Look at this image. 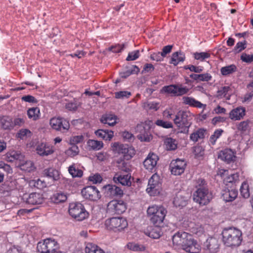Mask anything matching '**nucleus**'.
<instances>
[{
  "mask_svg": "<svg viewBox=\"0 0 253 253\" xmlns=\"http://www.w3.org/2000/svg\"><path fill=\"white\" fill-rule=\"evenodd\" d=\"M112 148L114 151L123 154L124 158L126 160L131 158L135 153L134 149L132 147L118 142L113 144Z\"/></svg>",
  "mask_w": 253,
  "mask_h": 253,
  "instance_id": "9",
  "label": "nucleus"
},
{
  "mask_svg": "<svg viewBox=\"0 0 253 253\" xmlns=\"http://www.w3.org/2000/svg\"><path fill=\"white\" fill-rule=\"evenodd\" d=\"M79 152V149L76 145L72 146L68 150L67 153L71 157L77 155Z\"/></svg>",
  "mask_w": 253,
  "mask_h": 253,
  "instance_id": "57",
  "label": "nucleus"
},
{
  "mask_svg": "<svg viewBox=\"0 0 253 253\" xmlns=\"http://www.w3.org/2000/svg\"><path fill=\"white\" fill-rule=\"evenodd\" d=\"M161 189V184L160 182V177L155 173L149 179L148 187L146 191L150 196H156L160 193Z\"/></svg>",
  "mask_w": 253,
  "mask_h": 253,
  "instance_id": "10",
  "label": "nucleus"
},
{
  "mask_svg": "<svg viewBox=\"0 0 253 253\" xmlns=\"http://www.w3.org/2000/svg\"><path fill=\"white\" fill-rule=\"evenodd\" d=\"M32 132L28 129L23 128L20 129L17 133V136L21 139H24L32 135Z\"/></svg>",
  "mask_w": 253,
  "mask_h": 253,
  "instance_id": "47",
  "label": "nucleus"
},
{
  "mask_svg": "<svg viewBox=\"0 0 253 253\" xmlns=\"http://www.w3.org/2000/svg\"><path fill=\"white\" fill-rule=\"evenodd\" d=\"M21 100L26 102L37 103L38 100L33 96L30 95H25L22 97Z\"/></svg>",
  "mask_w": 253,
  "mask_h": 253,
  "instance_id": "61",
  "label": "nucleus"
},
{
  "mask_svg": "<svg viewBox=\"0 0 253 253\" xmlns=\"http://www.w3.org/2000/svg\"><path fill=\"white\" fill-rule=\"evenodd\" d=\"M147 211L151 221L156 226L163 223L167 212L163 207L156 205L150 206Z\"/></svg>",
  "mask_w": 253,
  "mask_h": 253,
  "instance_id": "4",
  "label": "nucleus"
},
{
  "mask_svg": "<svg viewBox=\"0 0 253 253\" xmlns=\"http://www.w3.org/2000/svg\"><path fill=\"white\" fill-rule=\"evenodd\" d=\"M137 130H140V134L137 135V137L141 141L149 142L152 139V136L148 129H145L141 125H137Z\"/></svg>",
  "mask_w": 253,
  "mask_h": 253,
  "instance_id": "23",
  "label": "nucleus"
},
{
  "mask_svg": "<svg viewBox=\"0 0 253 253\" xmlns=\"http://www.w3.org/2000/svg\"><path fill=\"white\" fill-rule=\"evenodd\" d=\"M246 41L239 42L235 45L234 48V51L236 53H239L242 50H244L246 47Z\"/></svg>",
  "mask_w": 253,
  "mask_h": 253,
  "instance_id": "55",
  "label": "nucleus"
},
{
  "mask_svg": "<svg viewBox=\"0 0 253 253\" xmlns=\"http://www.w3.org/2000/svg\"><path fill=\"white\" fill-rule=\"evenodd\" d=\"M44 175L52 178L53 180H57L60 178L59 171L52 168L44 169Z\"/></svg>",
  "mask_w": 253,
  "mask_h": 253,
  "instance_id": "35",
  "label": "nucleus"
},
{
  "mask_svg": "<svg viewBox=\"0 0 253 253\" xmlns=\"http://www.w3.org/2000/svg\"><path fill=\"white\" fill-rule=\"evenodd\" d=\"M182 100L184 104L188 105L191 107L203 108L204 109H206L207 107L206 104H203L191 97L184 96L182 97Z\"/></svg>",
  "mask_w": 253,
  "mask_h": 253,
  "instance_id": "22",
  "label": "nucleus"
},
{
  "mask_svg": "<svg viewBox=\"0 0 253 253\" xmlns=\"http://www.w3.org/2000/svg\"><path fill=\"white\" fill-rule=\"evenodd\" d=\"M151 59L155 60L156 61H161L163 60L164 56L162 54L161 52H158L157 53H154L151 55Z\"/></svg>",
  "mask_w": 253,
  "mask_h": 253,
  "instance_id": "63",
  "label": "nucleus"
},
{
  "mask_svg": "<svg viewBox=\"0 0 253 253\" xmlns=\"http://www.w3.org/2000/svg\"><path fill=\"white\" fill-rule=\"evenodd\" d=\"M144 106L147 109L157 111L159 108L160 105L159 103L154 101H149L145 103Z\"/></svg>",
  "mask_w": 253,
  "mask_h": 253,
  "instance_id": "51",
  "label": "nucleus"
},
{
  "mask_svg": "<svg viewBox=\"0 0 253 253\" xmlns=\"http://www.w3.org/2000/svg\"><path fill=\"white\" fill-rule=\"evenodd\" d=\"M186 69H189L192 72L197 73H201L203 71V67L201 66H195L194 65H188L185 67Z\"/></svg>",
  "mask_w": 253,
  "mask_h": 253,
  "instance_id": "60",
  "label": "nucleus"
},
{
  "mask_svg": "<svg viewBox=\"0 0 253 253\" xmlns=\"http://www.w3.org/2000/svg\"><path fill=\"white\" fill-rule=\"evenodd\" d=\"M105 189L107 194L110 196H121L123 195V191L116 185H108L105 187Z\"/></svg>",
  "mask_w": 253,
  "mask_h": 253,
  "instance_id": "25",
  "label": "nucleus"
},
{
  "mask_svg": "<svg viewBox=\"0 0 253 253\" xmlns=\"http://www.w3.org/2000/svg\"><path fill=\"white\" fill-rule=\"evenodd\" d=\"M235 153L230 149H225L221 151L218 155V158L227 163L234 161L235 158Z\"/></svg>",
  "mask_w": 253,
  "mask_h": 253,
  "instance_id": "21",
  "label": "nucleus"
},
{
  "mask_svg": "<svg viewBox=\"0 0 253 253\" xmlns=\"http://www.w3.org/2000/svg\"><path fill=\"white\" fill-rule=\"evenodd\" d=\"M238 191L235 189H225L222 191V197L226 202H232L237 197Z\"/></svg>",
  "mask_w": 253,
  "mask_h": 253,
  "instance_id": "24",
  "label": "nucleus"
},
{
  "mask_svg": "<svg viewBox=\"0 0 253 253\" xmlns=\"http://www.w3.org/2000/svg\"><path fill=\"white\" fill-rule=\"evenodd\" d=\"M49 124L53 129L62 132L67 131L70 127L69 122L61 118L53 117L51 118Z\"/></svg>",
  "mask_w": 253,
  "mask_h": 253,
  "instance_id": "13",
  "label": "nucleus"
},
{
  "mask_svg": "<svg viewBox=\"0 0 253 253\" xmlns=\"http://www.w3.org/2000/svg\"><path fill=\"white\" fill-rule=\"evenodd\" d=\"M139 56V51L138 50H135L129 52L126 59L127 61H133L137 59Z\"/></svg>",
  "mask_w": 253,
  "mask_h": 253,
  "instance_id": "58",
  "label": "nucleus"
},
{
  "mask_svg": "<svg viewBox=\"0 0 253 253\" xmlns=\"http://www.w3.org/2000/svg\"><path fill=\"white\" fill-rule=\"evenodd\" d=\"M148 236L153 239H158L161 236V231L159 228H153L149 232Z\"/></svg>",
  "mask_w": 253,
  "mask_h": 253,
  "instance_id": "53",
  "label": "nucleus"
},
{
  "mask_svg": "<svg viewBox=\"0 0 253 253\" xmlns=\"http://www.w3.org/2000/svg\"><path fill=\"white\" fill-rule=\"evenodd\" d=\"M206 246L207 248L211 252H217L218 250H216L218 248L217 240L214 238H211L208 239L206 241Z\"/></svg>",
  "mask_w": 253,
  "mask_h": 253,
  "instance_id": "38",
  "label": "nucleus"
},
{
  "mask_svg": "<svg viewBox=\"0 0 253 253\" xmlns=\"http://www.w3.org/2000/svg\"><path fill=\"white\" fill-rule=\"evenodd\" d=\"M84 140V136L82 135L73 136L71 137L70 141L71 145H76L81 143Z\"/></svg>",
  "mask_w": 253,
  "mask_h": 253,
  "instance_id": "56",
  "label": "nucleus"
},
{
  "mask_svg": "<svg viewBox=\"0 0 253 253\" xmlns=\"http://www.w3.org/2000/svg\"><path fill=\"white\" fill-rule=\"evenodd\" d=\"M126 247L130 251L132 252H144L145 251V247L142 245H138L135 243H129L126 245Z\"/></svg>",
  "mask_w": 253,
  "mask_h": 253,
  "instance_id": "43",
  "label": "nucleus"
},
{
  "mask_svg": "<svg viewBox=\"0 0 253 253\" xmlns=\"http://www.w3.org/2000/svg\"><path fill=\"white\" fill-rule=\"evenodd\" d=\"M131 95V93L127 91H120L115 92V97L116 99L128 98Z\"/></svg>",
  "mask_w": 253,
  "mask_h": 253,
  "instance_id": "49",
  "label": "nucleus"
},
{
  "mask_svg": "<svg viewBox=\"0 0 253 253\" xmlns=\"http://www.w3.org/2000/svg\"><path fill=\"white\" fill-rule=\"evenodd\" d=\"M126 205L122 200H112L107 205V212L111 214H121L126 210Z\"/></svg>",
  "mask_w": 253,
  "mask_h": 253,
  "instance_id": "12",
  "label": "nucleus"
},
{
  "mask_svg": "<svg viewBox=\"0 0 253 253\" xmlns=\"http://www.w3.org/2000/svg\"><path fill=\"white\" fill-rule=\"evenodd\" d=\"M21 169L23 170L30 171L34 169L33 163L31 161H26L24 158V161L19 164Z\"/></svg>",
  "mask_w": 253,
  "mask_h": 253,
  "instance_id": "45",
  "label": "nucleus"
},
{
  "mask_svg": "<svg viewBox=\"0 0 253 253\" xmlns=\"http://www.w3.org/2000/svg\"><path fill=\"white\" fill-rule=\"evenodd\" d=\"M97 252H99V253H104L103 251L96 245L91 243L86 244L85 248V253H96Z\"/></svg>",
  "mask_w": 253,
  "mask_h": 253,
  "instance_id": "36",
  "label": "nucleus"
},
{
  "mask_svg": "<svg viewBox=\"0 0 253 253\" xmlns=\"http://www.w3.org/2000/svg\"><path fill=\"white\" fill-rule=\"evenodd\" d=\"M88 180L93 184L100 183L102 180V176L98 173L91 175L88 177Z\"/></svg>",
  "mask_w": 253,
  "mask_h": 253,
  "instance_id": "54",
  "label": "nucleus"
},
{
  "mask_svg": "<svg viewBox=\"0 0 253 253\" xmlns=\"http://www.w3.org/2000/svg\"><path fill=\"white\" fill-rule=\"evenodd\" d=\"M172 242L178 249H182L187 253H199L201 251V245L185 232L175 233L172 237Z\"/></svg>",
  "mask_w": 253,
  "mask_h": 253,
  "instance_id": "1",
  "label": "nucleus"
},
{
  "mask_svg": "<svg viewBox=\"0 0 253 253\" xmlns=\"http://www.w3.org/2000/svg\"><path fill=\"white\" fill-rule=\"evenodd\" d=\"M194 55L195 59L202 61L206 59L209 58L211 56V54L207 52H196L194 54Z\"/></svg>",
  "mask_w": 253,
  "mask_h": 253,
  "instance_id": "48",
  "label": "nucleus"
},
{
  "mask_svg": "<svg viewBox=\"0 0 253 253\" xmlns=\"http://www.w3.org/2000/svg\"><path fill=\"white\" fill-rule=\"evenodd\" d=\"M164 143L167 149L169 150H174L177 148V142L174 139L167 138L165 140Z\"/></svg>",
  "mask_w": 253,
  "mask_h": 253,
  "instance_id": "42",
  "label": "nucleus"
},
{
  "mask_svg": "<svg viewBox=\"0 0 253 253\" xmlns=\"http://www.w3.org/2000/svg\"><path fill=\"white\" fill-rule=\"evenodd\" d=\"M113 180L116 183H120L123 186H130L131 184V175L129 173H116L113 177Z\"/></svg>",
  "mask_w": 253,
  "mask_h": 253,
  "instance_id": "16",
  "label": "nucleus"
},
{
  "mask_svg": "<svg viewBox=\"0 0 253 253\" xmlns=\"http://www.w3.org/2000/svg\"><path fill=\"white\" fill-rule=\"evenodd\" d=\"M223 131V130L218 129L216 130L214 132L213 134L211 135L210 137V142L212 145L215 144L216 140L221 135Z\"/></svg>",
  "mask_w": 253,
  "mask_h": 253,
  "instance_id": "52",
  "label": "nucleus"
},
{
  "mask_svg": "<svg viewBox=\"0 0 253 253\" xmlns=\"http://www.w3.org/2000/svg\"><path fill=\"white\" fill-rule=\"evenodd\" d=\"M158 160L159 157L157 155L150 153L143 162L144 166L146 169L152 171L155 168Z\"/></svg>",
  "mask_w": 253,
  "mask_h": 253,
  "instance_id": "18",
  "label": "nucleus"
},
{
  "mask_svg": "<svg viewBox=\"0 0 253 253\" xmlns=\"http://www.w3.org/2000/svg\"><path fill=\"white\" fill-rule=\"evenodd\" d=\"M68 171L73 177H80L83 175V171L79 169L74 164L69 167Z\"/></svg>",
  "mask_w": 253,
  "mask_h": 253,
  "instance_id": "39",
  "label": "nucleus"
},
{
  "mask_svg": "<svg viewBox=\"0 0 253 253\" xmlns=\"http://www.w3.org/2000/svg\"><path fill=\"white\" fill-rule=\"evenodd\" d=\"M26 202L28 204L33 205H40L44 201L43 195L39 193L34 192L30 194L26 198Z\"/></svg>",
  "mask_w": 253,
  "mask_h": 253,
  "instance_id": "19",
  "label": "nucleus"
},
{
  "mask_svg": "<svg viewBox=\"0 0 253 253\" xmlns=\"http://www.w3.org/2000/svg\"><path fill=\"white\" fill-rule=\"evenodd\" d=\"M0 125L4 129H10L12 127V119L8 116L0 117Z\"/></svg>",
  "mask_w": 253,
  "mask_h": 253,
  "instance_id": "34",
  "label": "nucleus"
},
{
  "mask_svg": "<svg viewBox=\"0 0 253 253\" xmlns=\"http://www.w3.org/2000/svg\"><path fill=\"white\" fill-rule=\"evenodd\" d=\"M69 213L73 218L79 221L85 219L88 213L81 203H71L69 208Z\"/></svg>",
  "mask_w": 253,
  "mask_h": 253,
  "instance_id": "7",
  "label": "nucleus"
},
{
  "mask_svg": "<svg viewBox=\"0 0 253 253\" xmlns=\"http://www.w3.org/2000/svg\"><path fill=\"white\" fill-rule=\"evenodd\" d=\"M185 58V55L183 52L181 51L175 52L172 55L170 63L176 66L179 63L183 62Z\"/></svg>",
  "mask_w": 253,
  "mask_h": 253,
  "instance_id": "31",
  "label": "nucleus"
},
{
  "mask_svg": "<svg viewBox=\"0 0 253 253\" xmlns=\"http://www.w3.org/2000/svg\"><path fill=\"white\" fill-rule=\"evenodd\" d=\"M127 220L123 217H112L105 220L104 226L105 229L114 232H120L127 227Z\"/></svg>",
  "mask_w": 253,
  "mask_h": 253,
  "instance_id": "6",
  "label": "nucleus"
},
{
  "mask_svg": "<svg viewBox=\"0 0 253 253\" xmlns=\"http://www.w3.org/2000/svg\"><path fill=\"white\" fill-rule=\"evenodd\" d=\"M230 88L228 86H224L218 90L216 93V97L218 98H224L226 100L230 99L229 91Z\"/></svg>",
  "mask_w": 253,
  "mask_h": 253,
  "instance_id": "32",
  "label": "nucleus"
},
{
  "mask_svg": "<svg viewBox=\"0 0 253 253\" xmlns=\"http://www.w3.org/2000/svg\"><path fill=\"white\" fill-rule=\"evenodd\" d=\"M250 122L249 120H246L239 123L237 125V128L241 134H246L250 129Z\"/></svg>",
  "mask_w": 253,
  "mask_h": 253,
  "instance_id": "30",
  "label": "nucleus"
},
{
  "mask_svg": "<svg viewBox=\"0 0 253 253\" xmlns=\"http://www.w3.org/2000/svg\"><path fill=\"white\" fill-rule=\"evenodd\" d=\"M186 166V163L183 160L177 159L173 160L170 164V169L171 174L180 175L183 173Z\"/></svg>",
  "mask_w": 253,
  "mask_h": 253,
  "instance_id": "14",
  "label": "nucleus"
},
{
  "mask_svg": "<svg viewBox=\"0 0 253 253\" xmlns=\"http://www.w3.org/2000/svg\"><path fill=\"white\" fill-rule=\"evenodd\" d=\"M188 91V88L182 84L165 86L161 89L162 93L169 94L172 96H181L187 93Z\"/></svg>",
  "mask_w": 253,
  "mask_h": 253,
  "instance_id": "11",
  "label": "nucleus"
},
{
  "mask_svg": "<svg viewBox=\"0 0 253 253\" xmlns=\"http://www.w3.org/2000/svg\"><path fill=\"white\" fill-rule=\"evenodd\" d=\"M190 231L198 236H200L204 233V228L200 224H191L190 226Z\"/></svg>",
  "mask_w": 253,
  "mask_h": 253,
  "instance_id": "40",
  "label": "nucleus"
},
{
  "mask_svg": "<svg viewBox=\"0 0 253 253\" xmlns=\"http://www.w3.org/2000/svg\"><path fill=\"white\" fill-rule=\"evenodd\" d=\"M237 68L234 64L226 66L220 69V72L223 76H228L237 71Z\"/></svg>",
  "mask_w": 253,
  "mask_h": 253,
  "instance_id": "33",
  "label": "nucleus"
},
{
  "mask_svg": "<svg viewBox=\"0 0 253 253\" xmlns=\"http://www.w3.org/2000/svg\"><path fill=\"white\" fill-rule=\"evenodd\" d=\"M223 242L228 247L239 246L242 241V232L235 228L224 229L222 232Z\"/></svg>",
  "mask_w": 253,
  "mask_h": 253,
  "instance_id": "2",
  "label": "nucleus"
},
{
  "mask_svg": "<svg viewBox=\"0 0 253 253\" xmlns=\"http://www.w3.org/2000/svg\"><path fill=\"white\" fill-rule=\"evenodd\" d=\"M173 203L176 207H183L186 205L187 200L184 197L178 194L174 198Z\"/></svg>",
  "mask_w": 253,
  "mask_h": 253,
  "instance_id": "44",
  "label": "nucleus"
},
{
  "mask_svg": "<svg viewBox=\"0 0 253 253\" xmlns=\"http://www.w3.org/2000/svg\"><path fill=\"white\" fill-rule=\"evenodd\" d=\"M67 199L66 194L63 192H57L54 194L51 197L52 201L56 204L64 202Z\"/></svg>",
  "mask_w": 253,
  "mask_h": 253,
  "instance_id": "37",
  "label": "nucleus"
},
{
  "mask_svg": "<svg viewBox=\"0 0 253 253\" xmlns=\"http://www.w3.org/2000/svg\"><path fill=\"white\" fill-rule=\"evenodd\" d=\"M118 167L122 171L127 172L130 170V166L128 162L124 160L118 162Z\"/></svg>",
  "mask_w": 253,
  "mask_h": 253,
  "instance_id": "50",
  "label": "nucleus"
},
{
  "mask_svg": "<svg viewBox=\"0 0 253 253\" xmlns=\"http://www.w3.org/2000/svg\"><path fill=\"white\" fill-rule=\"evenodd\" d=\"M192 116L188 111H179L173 119L174 123L178 127L179 132L187 133L191 125Z\"/></svg>",
  "mask_w": 253,
  "mask_h": 253,
  "instance_id": "3",
  "label": "nucleus"
},
{
  "mask_svg": "<svg viewBox=\"0 0 253 253\" xmlns=\"http://www.w3.org/2000/svg\"><path fill=\"white\" fill-rule=\"evenodd\" d=\"M240 193L244 198H248L250 196L249 185L247 182L244 181L240 188Z\"/></svg>",
  "mask_w": 253,
  "mask_h": 253,
  "instance_id": "46",
  "label": "nucleus"
},
{
  "mask_svg": "<svg viewBox=\"0 0 253 253\" xmlns=\"http://www.w3.org/2000/svg\"><path fill=\"white\" fill-rule=\"evenodd\" d=\"M246 114V109L244 107H239L232 110L229 114V118L234 121L240 120Z\"/></svg>",
  "mask_w": 253,
  "mask_h": 253,
  "instance_id": "20",
  "label": "nucleus"
},
{
  "mask_svg": "<svg viewBox=\"0 0 253 253\" xmlns=\"http://www.w3.org/2000/svg\"><path fill=\"white\" fill-rule=\"evenodd\" d=\"M248 87L249 93L245 97V99L247 100H249L253 97V81L249 84Z\"/></svg>",
  "mask_w": 253,
  "mask_h": 253,
  "instance_id": "64",
  "label": "nucleus"
},
{
  "mask_svg": "<svg viewBox=\"0 0 253 253\" xmlns=\"http://www.w3.org/2000/svg\"><path fill=\"white\" fill-rule=\"evenodd\" d=\"M193 198L195 202L204 206L210 202L212 196L207 188H200L194 193Z\"/></svg>",
  "mask_w": 253,
  "mask_h": 253,
  "instance_id": "8",
  "label": "nucleus"
},
{
  "mask_svg": "<svg viewBox=\"0 0 253 253\" xmlns=\"http://www.w3.org/2000/svg\"><path fill=\"white\" fill-rule=\"evenodd\" d=\"M82 196L86 199L91 201H96L100 199L99 191L95 186H87L82 190Z\"/></svg>",
  "mask_w": 253,
  "mask_h": 253,
  "instance_id": "15",
  "label": "nucleus"
},
{
  "mask_svg": "<svg viewBox=\"0 0 253 253\" xmlns=\"http://www.w3.org/2000/svg\"><path fill=\"white\" fill-rule=\"evenodd\" d=\"M87 145L93 150H99L103 146V143L102 141L89 139L87 142Z\"/></svg>",
  "mask_w": 253,
  "mask_h": 253,
  "instance_id": "41",
  "label": "nucleus"
},
{
  "mask_svg": "<svg viewBox=\"0 0 253 253\" xmlns=\"http://www.w3.org/2000/svg\"><path fill=\"white\" fill-rule=\"evenodd\" d=\"M117 117L114 114H107L103 115L100 119V122L110 126H114L117 124Z\"/></svg>",
  "mask_w": 253,
  "mask_h": 253,
  "instance_id": "26",
  "label": "nucleus"
},
{
  "mask_svg": "<svg viewBox=\"0 0 253 253\" xmlns=\"http://www.w3.org/2000/svg\"><path fill=\"white\" fill-rule=\"evenodd\" d=\"M241 59L245 62L251 63L253 61V54L250 55L243 53L241 56Z\"/></svg>",
  "mask_w": 253,
  "mask_h": 253,
  "instance_id": "62",
  "label": "nucleus"
},
{
  "mask_svg": "<svg viewBox=\"0 0 253 253\" xmlns=\"http://www.w3.org/2000/svg\"><path fill=\"white\" fill-rule=\"evenodd\" d=\"M36 151L37 154L41 156H47L54 152V149L51 145L42 142L37 146Z\"/></svg>",
  "mask_w": 253,
  "mask_h": 253,
  "instance_id": "17",
  "label": "nucleus"
},
{
  "mask_svg": "<svg viewBox=\"0 0 253 253\" xmlns=\"http://www.w3.org/2000/svg\"><path fill=\"white\" fill-rule=\"evenodd\" d=\"M39 253H61L59 251V245L57 241L51 238H47L37 244Z\"/></svg>",
  "mask_w": 253,
  "mask_h": 253,
  "instance_id": "5",
  "label": "nucleus"
},
{
  "mask_svg": "<svg viewBox=\"0 0 253 253\" xmlns=\"http://www.w3.org/2000/svg\"><path fill=\"white\" fill-rule=\"evenodd\" d=\"M206 134V130L203 128H199L195 130L190 135V140L193 142H197L198 140L203 139Z\"/></svg>",
  "mask_w": 253,
  "mask_h": 253,
  "instance_id": "28",
  "label": "nucleus"
},
{
  "mask_svg": "<svg viewBox=\"0 0 253 253\" xmlns=\"http://www.w3.org/2000/svg\"><path fill=\"white\" fill-rule=\"evenodd\" d=\"M156 124L157 125L162 126L163 127L166 128H169L172 127V124L171 123L164 121L161 120H157Z\"/></svg>",
  "mask_w": 253,
  "mask_h": 253,
  "instance_id": "59",
  "label": "nucleus"
},
{
  "mask_svg": "<svg viewBox=\"0 0 253 253\" xmlns=\"http://www.w3.org/2000/svg\"><path fill=\"white\" fill-rule=\"evenodd\" d=\"M7 161L9 162H14V161H19V164L24 161V156L19 151H12L7 154Z\"/></svg>",
  "mask_w": 253,
  "mask_h": 253,
  "instance_id": "29",
  "label": "nucleus"
},
{
  "mask_svg": "<svg viewBox=\"0 0 253 253\" xmlns=\"http://www.w3.org/2000/svg\"><path fill=\"white\" fill-rule=\"evenodd\" d=\"M27 115L29 119L36 121L40 118V109L37 107L30 108L27 110Z\"/></svg>",
  "mask_w": 253,
  "mask_h": 253,
  "instance_id": "27",
  "label": "nucleus"
}]
</instances>
